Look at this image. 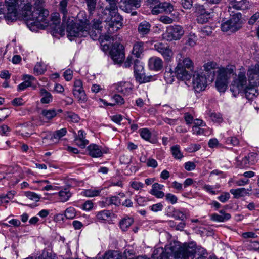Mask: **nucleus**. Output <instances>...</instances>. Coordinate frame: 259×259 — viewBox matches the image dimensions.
Returning a JSON list of instances; mask_svg holds the SVG:
<instances>
[{
  "instance_id": "1",
  "label": "nucleus",
  "mask_w": 259,
  "mask_h": 259,
  "mask_svg": "<svg viewBox=\"0 0 259 259\" xmlns=\"http://www.w3.org/2000/svg\"><path fill=\"white\" fill-rule=\"evenodd\" d=\"M8 13L4 16L8 21L16 20L18 17V10L21 9L20 13L26 21L28 27L32 31H37L38 29H44L50 26L56 33L61 34L64 31L60 25V16L54 13L50 18L49 12L44 8V0H6Z\"/></svg>"
},
{
  "instance_id": "2",
  "label": "nucleus",
  "mask_w": 259,
  "mask_h": 259,
  "mask_svg": "<svg viewBox=\"0 0 259 259\" xmlns=\"http://www.w3.org/2000/svg\"><path fill=\"white\" fill-rule=\"evenodd\" d=\"M109 3V6L106 7L104 10L103 13L106 14L109 12V16L105 19L106 25L105 29L107 30L108 34L101 36L100 39L101 43L104 41H110L112 39L111 34L116 32L123 26V18L118 13V8L117 3L118 0H106Z\"/></svg>"
},
{
  "instance_id": "3",
  "label": "nucleus",
  "mask_w": 259,
  "mask_h": 259,
  "mask_svg": "<svg viewBox=\"0 0 259 259\" xmlns=\"http://www.w3.org/2000/svg\"><path fill=\"white\" fill-rule=\"evenodd\" d=\"M78 20L75 23L73 17H68L67 21L62 24L66 25L68 38L72 40L75 37H87L89 35L94 40L96 39V34L93 31H89V20L85 14L80 13L77 15Z\"/></svg>"
},
{
  "instance_id": "4",
  "label": "nucleus",
  "mask_w": 259,
  "mask_h": 259,
  "mask_svg": "<svg viewBox=\"0 0 259 259\" xmlns=\"http://www.w3.org/2000/svg\"><path fill=\"white\" fill-rule=\"evenodd\" d=\"M167 253L173 254L175 259H194L195 254L198 253L199 256L197 259H206L207 254L206 250L200 246H197L194 242L185 244L180 247L178 243L170 244L167 249Z\"/></svg>"
},
{
  "instance_id": "5",
  "label": "nucleus",
  "mask_w": 259,
  "mask_h": 259,
  "mask_svg": "<svg viewBox=\"0 0 259 259\" xmlns=\"http://www.w3.org/2000/svg\"><path fill=\"white\" fill-rule=\"evenodd\" d=\"M252 84H248L245 73L240 72L232 81L230 91L236 97L240 93H244L247 98H252L255 95V90Z\"/></svg>"
},
{
  "instance_id": "6",
  "label": "nucleus",
  "mask_w": 259,
  "mask_h": 259,
  "mask_svg": "<svg viewBox=\"0 0 259 259\" xmlns=\"http://www.w3.org/2000/svg\"><path fill=\"white\" fill-rule=\"evenodd\" d=\"M180 58L177 60V65L176 67V72L177 78L183 81H190L191 78V74L186 69L192 70L194 68V63L189 57H186L183 59L182 54H179Z\"/></svg>"
},
{
  "instance_id": "7",
  "label": "nucleus",
  "mask_w": 259,
  "mask_h": 259,
  "mask_svg": "<svg viewBox=\"0 0 259 259\" xmlns=\"http://www.w3.org/2000/svg\"><path fill=\"white\" fill-rule=\"evenodd\" d=\"M234 73V70L232 67H222L218 71V76L215 82V86L220 92H224L227 87L228 79Z\"/></svg>"
},
{
  "instance_id": "8",
  "label": "nucleus",
  "mask_w": 259,
  "mask_h": 259,
  "mask_svg": "<svg viewBox=\"0 0 259 259\" xmlns=\"http://www.w3.org/2000/svg\"><path fill=\"white\" fill-rule=\"evenodd\" d=\"M192 84L194 91L198 93L206 89L207 86V79L203 71L195 70L193 72Z\"/></svg>"
},
{
  "instance_id": "9",
  "label": "nucleus",
  "mask_w": 259,
  "mask_h": 259,
  "mask_svg": "<svg viewBox=\"0 0 259 259\" xmlns=\"http://www.w3.org/2000/svg\"><path fill=\"white\" fill-rule=\"evenodd\" d=\"M183 28L178 25H170L167 27L164 38L168 41L179 40L184 34Z\"/></svg>"
},
{
  "instance_id": "10",
  "label": "nucleus",
  "mask_w": 259,
  "mask_h": 259,
  "mask_svg": "<svg viewBox=\"0 0 259 259\" xmlns=\"http://www.w3.org/2000/svg\"><path fill=\"white\" fill-rule=\"evenodd\" d=\"M134 74L136 80L140 83L149 82L153 78L145 75L143 63L137 59L134 61Z\"/></svg>"
},
{
  "instance_id": "11",
  "label": "nucleus",
  "mask_w": 259,
  "mask_h": 259,
  "mask_svg": "<svg viewBox=\"0 0 259 259\" xmlns=\"http://www.w3.org/2000/svg\"><path fill=\"white\" fill-rule=\"evenodd\" d=\"M110 55L114 63H122L125 58L123 45L118 42L114 44L110 51Z\"/></svg>"
},
{
  "instance_id": "12",
  "label": "nucleus",
  "mask_w": 259,
  "mask_h": 259,
  "mask_svg": "<svg viewBox=\"0 0 259 259\" xmlns=\"http://www.w3.org/2000/svg\"><path fill=\"white\" fill-rule=\"evenodd\" d=\"M72 94L74 97L80 102L87 100V96L83 88L82 81L79 79H75L73 82Z\"/></svg>"
},
{
  "instance_id": "13",
  "label": "nucleus",
  "mask_w": 259,
  "mask_h": 259,
  "mask_svg": "<svg viewBox=\"0 0 259 259\" xmlns=\"http://www.w3.org/2000/svg\"><path fill=\"white\" fill-rule=\"evenodd\" d=\"M154 48L159 52L166 62L170 61L173 57V52L169 46L163 43L157 42L154 44Z\"/></svg>"
},
{
  "instance_id": "14",
  "label": "nucleus",
  "mask_w": 259,
  "mask_h": 259,
  "mask_svg": "<svg viewBox=\"0 0 259 259\" xmlns=\"http://www.w3.org/2000/svg\"><path fill=\"white\" fill-rule=\"evenodd\" d=\"M195 12L197 15V21L200 24L206 23L211 17L210 13L207 11L203 5H197Z\"/></svg>"
},
{
  "instance_id": "15",
  "label": "nucleus",
  "mask_w": 259,
  "mask_h": 259,
  "mask_svg": "<svg viewBox=\"0 0 259 259\" xmlns=\"http://www.w3.org/2000/svg\"><path fill=\"white\" fill-rule=\"evenodd\" d=\"M139 0H121L120 2V8L127 13H130L133 10L140 7Z\"/></svg>"
},
{
  "instance_id": "16",
  "label": "nucleus",
  "mask_w": 259,
  "mask_h": 259,
  "mask_svg": "<svg viewBox=\"0 0 259 259\" xmlns=\"http://www.w3.org/2000/svg\"><path fill=\"white\" fill-rule=\"evenodd\" d=\"M174 10L173 6L168 2L158 3L154 6L152 9V13L153 15H157L164 12L170 13Z\"/></svg>"
},
{
  "instance_id": "17",
  "label": "nucleus",
  "mask_w": 259,
  "mask_h": 259,
  "mask_svg": "<svg viewBox=\"0 0 259 259\" xmlns=\"http://www.w3.org/2000/svg\"><path fill=\"white\" fill-rule=\"evenodd\" d=\"M250 84L259 86V64H257L250 67L247 72Z\"/></svg>"
},
{
  "instance_id": "18",
  "label": "nucleus",
  "mask_w": 259,
  "mask_h": 259,
  "mask_svg": "<svg viewBox=\"0 0 259 259\" xmlns=\"http://www.w3.org/2000/svg\"><path fill=\"white\" fill-rule=\"evenodd\" d=\"M22 79L24 80L23 82L18 86L17 90L18 91H24L29 87H31L34 89L36 88V86L33 85V82L36 80V79L33 76L25 74L23 76Z\"/></svg>"
},
{
  "instance_id": "19",
  "label": "nucleus",
  "mask_w": 259,
  "mask_h": 259,
  "mask_svg": "<svg viewBox=\"0 0 259 259\" xmlns=\"http://www.w3.org/2000/svg\"><path fill=\"white\" fill-rule=\"evenodd\" d=\"M148 67L151 70L159 71L163 68V62L160 58L153 56L149 59Z\"/></svg>"
},
{
  "instance_id": "20",
  "label": "nucleus",
  "mask_w": 259,
  "mask_h": 259,
  "mask_svg": "<svg viewBox=\"0 0 259 259\" xmlns=\"http://www.w3.org/2000/svg\"><path fill=\"white\" fill-rule=\"evenodd\" d=\"M89 154L92 157L98 158L107 152L106 149L95 144H91L88 147Z\"/></svg>"
},
{
  "instance_id": "21",
  "label": "nucleus",
  "mask_w": 259,
  "mask_h": 259,
  "mask_svg": "<svg viewBox=\"0 0 259 259\" xmlns=\"http://www.w3.org/2000/svg\"><path fill=\"white\" fill-rule=\"evenodd\" d=\"M133 88V85L130 82H120L115 85L116 91L124 95L131 94Z\"/></svg>"
},
{
  "instance_id": "22",
  "label": "nucleus",
  "mask_w": 259,
  "mask_h": 259,
  "mask_svg": "<svg viewBox=\"0 0 259 259\" xmlns=\"http://www.w3.org/2000/svg\"><path fill=\"white\" fill-rule=\"evenodd\" d=\"M84 131L80 130L78 132L77 135L75 137L74 141L76 144L81 148H84L89 144V141L85 139Z\"/></svg>"
},
{
  "instance_id": "23",
  "label": "nucleus",
  "mask_w": 259,
  "mask_h": 259,
  "mask_svg": "<svg viewBox=\"0 0 259 259\" xmlns=\"http://www.w3.org/2000/svg\"><path fill=\"white\" fill-rule=\"evenodd\" d=\"M164 187V185L158 183H154L149 193L154 196L157 198H162L164 196V193L161 191Z\"/></svg>"
},
{
  "instance_id": "24",
  "label": "nucleus",
  "mask_w": 259,
  "mask_h": 259,
  "mask_svg": "<svg viewBox=\"0 0 259 259\" xmlns=\"http://www.w3.org/2000/svg\"><path fill=\"white\" fill-rule=\"evenodd\" d=\"M151 24L149 22L144 21L139 23L138 32L141 37H146L150 32Z\"/></svg>"
},
{
  "instance_id": "25",
  "label": "nucleus",
  "mask_w": 259,
  "mask_h": 259,
  "mask_svg": "<svg viewBox=\"0 0 259 259\" xmlns=\"http://www.w3.org/2000/svg\"><path fill=\"white\" fill-rule=\"evenodd\" d=\"M232 24L234 30L237 31L241 27L242 23V15L240 13L233 14L229 20Z\"/></svg>"
},
{
  "instance_id": "26",
  "label": "nucleus",
  "mask_w": 259,
  "mask_h": 259,
  "mask_svg": "<svg viewBox=\"0 0 259 259\" xmlns=\"http://www.w3.org/2000/svg\"><path fill=\"white\" fill-rule=\"evenodd\" d=\"M68 0H61L58 5V9L60 12L63 15L62 22L63 23L67 21L68 13Z\"/></svg>"
},
{
  "instance_id": "27",
  "label": "nucleus",
  "mask_w": 259,
  "mask_h": 259,
  "mask_svg": "<svg viewBox=\"0 0 259 259\" xmlns=\"http://www.w3.org/2000/svg\"><path fill=\"white\" fill-rule=\"evenodd\" d=\"M89 28L88 30L90 31H93V32H95L96 34V39H97V35L98 34H100L102 31V21L99 19H94L92 21V25H90V23L89 22Z\"/></svg>"
},
{
  "instance_id": "28",
  "label": "nucleus",
  "mask_w": 259,
  "mask_h": 259,
  "mask_svg": "<svg viewBox=\"0 0 259 259\" xmlns=\"http://www.w3.org/2000/svg\"><path fill=\"white\" fill-rule=\"evenodd\" d=\"M59 201L62 203L68 201L72 196V193L68 188L62 189L57 193Z\"/></svg>"
},
{
  "instance_id": "29",
  "label": "nucleus",
  "mask_w": 259,
  "mask_h": 259,
  "mask_svg": "<svg viewBox=\"0 0 259 259\" xmlns=\"http://www.w3.org/2000/svg\"><path fill=\"white\" fill-rule=\"evenodd\" d=\"M62 112L61 109L57 110L55 109H44L41 111V115L46 120H50L56 117L58 113H61Z\"/></svg>"
},
{
  "instance_id": "30",
  "label": "nucleus",
  "mask_w": 259,
  "mask_h": 259,
  "mask_svg": "<svg viewBox=\"0 0 259 259\" xmlns=\"http://www.w3.org/2000/svg\"><path fill=\"white\" fill-rule=\"evenodd\" d=\"M144 42L137 41L134 43L132 50L133 54L137 58H139L144 50Z\"/></svg>"
},
{
  "instance_id": "31",
  "label": "nucleus",
  "mask_w": 259,
  "mask_h": 259,
  "mask_svg": "<svg viewBox=\"0 0 259 259\" xmlns=\"http://www.w3.org/2000/svg\"><path fill=\"white\" fill-rule=\"evenodd\" d=\"M102 189L92 188L91 189L83 190L81 192V195L87 197H94L100 195Z\"/></svg>"
},
{
  "instance_id": "32",
  "label": "nucleus",
  "mask_w": 259,
  "mask_h": 259,
  "mask_svg": "<svg viewBox=\"0 0 259 259\" xmlns=\"http://www.w3.org/2000/svg\"><path fill=\"white\" fill-rule=\"evenodd\" d=\"M248 189H246L244 188H240L237 189H232L230 190V192L233 195L235 198H239L248 194Z\"/></svg>"
},
{
  "instance_id": "33",
  "label": "nucleus",
  "mask_w": 259,
  "mask_h": 259,
  "mask_svg": "<svg viewBox=\"0 0 259 259\" xmlns=\"http://www.w3.org/2000/svg\"><path fill=\"white\" fill-rule=\"evenodd\" d=\"M177 77V74L176 72V68L173 71L171 68L166 70L164 74V78L167 83L171 84L175 80V77Z\"/></svg>"
},
{
  "instance_id": "34",
  "label": "nucleus",
  "mask_w": 259,
  "mask_h": 259,
  "mask_svg": "<svg viewBox=\"0 0 259 259\" xmlns=\"http://www.w3.org/2000/svg\"><path fill=\"white\" fill-rule=\"evenodd\" d=\"M221 214L217 213L213 214L211 215V219L215 222H223L229 220L231 218L229 213H225L222 211H220Z\"/></svg>"
},
{
  "instance_id": "35",
  "label": "nucleus",
  "mask_w": 259,
  "mask_h": 259,
  "mask_svg": "<svg viewBox=\"0 0 259 259\" xmlns=\"http://www.w3.org/2000/svg\"><path fill=\"white\" fill-rule=\"evenodd\" d=\"M40 94L42 98L40 102L43 104H48L52 101L53 97L50 93L48 92L45 89H41L40 91Z\"/></svg>"
},
{
  "instance_id": "36",
  "label": "nucleus",
  "mask_w": 259,
  "mask_h": 259,
  "mask_svg": "<svg viewBox=\"0 0 259 259\" xmlns=\"http://www.w3.org/2000/svg\"><path fill=\"white\" fill-rule=\"evenodd\" d=\"M249 7V2L246 0L236 1V3H233L232 4V8L237 10H244L248 9Z\"/></svg>"
},
{
  "instance_id": "37",
  "label": "nucleus",
  "mask_w": 259,
  "mask_h": 259,
  "mask_svg": "<svg viewBox=\"0 0 259 259\" xmlns=\"http://www.w3.org/2000/svg\"><path fill=\"white\" fill-rule=\"evenodd\" d=\"M172 155L175 159L181 160L183 157V153L181 152L180 146L175 145L170 147Z\"/></svg>"
},
{
  "instance_id": "38",
  "label": "nucleus",
  "mask_w": 259,
  "mask_h": 259,
  "mask_svg": "<svg viewBox=\"0 0 259 259\" xmlns=\"http://www.w3.org/2000/svg\"><path fill=\"white\" fill-rule=\"evenodd\" d=\"M133 222L134 220L133 218L125 217L122 219L119 223L120 228L122 231H126Z\"/></svg>"
},
{
  "instance_id": "39",
  "label": "nucleus",
  "mask_w": 259,
  "mask_h": 259,
  "mask_svg": "<svg viewBox=\"0 0 259 259\" xmlns=\"http://www.w3.org/2000/svg\"><path fill=\"white\" fill-rule=\"evenodd\" d=\"M102 202L105 204L104 205V207L106 206V205H115L116 206H119L121 203L120 199L118 197L116 196H112L109 197H107L105 199V201H103Z\"/></svg>"
},
{
  "instance_id": "40",
  "label": "nucleus",
  "mask_w": 259,
  "mask_h": 259,
  "mask_svg": "<svg viewBox=\"0 0 259 259\" xmlns=\"http://www.w3.org/2000/svg\"><path fill=\"white\" fill-rule=\"evenodd\" d=\"M111 213L109 210H103L97 212L96 217L100 221H107L111 217Z\"/></svg>"
},
{
  "instance_id": "41",
  "label": "nucleus",
  "mask_w": 259,
  "mask_h": 259,
  "mask_svg": "<svg viewBox=\"0 0 259 259\" xmlns=\"http://www.w3.org/2000/svg\"><path fill=\"white\" fill-rule=\"evenodd\" d=\"M103 259H122V257L117 251H109L105 254Z\"/></svg>"
},
{
  "instance_id": "42",
  "label": "nucleus",
  "mask_w": 259,
  "mask_h": 259,
  "mask_svg": "<svg viewBox=\"0 0 259 259\" xmlns=\"http://www.w3.org/2000/svg\"><path fill=\"white\" fill-rule=\"evenodd\" d=\"M65 117L68 121L74 123L78 122L80 120V118L77 114L70 112H67L66 113Z\"/></svg>"
},
{
  "instance_id": "43",
  "label": "nucleus",
  "mask_w": 259,
  "mask_h": 259,
  "mask_svg": "<svg viewBox=\"0 0 259 259\" xmlns=\"http://www.w3.org/2000/svg\"><path fill=\"white\" fill-rule=\"evenodd\" d=\"M232 24L229 20H227L225 22H222L221 24V30L224 32H227L228 31H230L231 32L236 31V30H234V28H232Z\"/></svg>"
},
{
  "instance_id": "44",
  "label": "nucleus",
  "mask_w": 259,
  "mask_h": 259,
  "mask_svg": "<svg viewBox=\"0 0 259 259\" xmlns=\"http://www.w3.org/2000/svg\"><path fill=\"white\" fill-rule=\"evenodd\" d=\"M24 195L29 199L35 202H38L41 198L40 195L35 192L31 191L25 192Z\"/></svg>"
},
{
  "instance_id": "45",
  "label": "nucleus",
  "mask_w": 259,
  "mask_h": 259,
  "mask_svg": "<svg viewBox=\"0 0 259 259\" xmlns=\"http://www.w3.org/2000/svg\"><path fill=\"white\" fill-rule=\"evenodd\" d=\"M75 215V209L72 207L67 208L64 211V216L67 219H73Z\"/></svg>"
},
{
  "instance_id": "46",
  "label": "nucleus",
  "mask_w": 259,
  "mask_h": 259,
  "mask_svg": "<svg viewBox=\"0 0 259 259\" xmlns=\"http://www.w3.org/2000/svg\"><path fill=\"white\" fill-rule=\"evenodd\" d=\"M135 200L139 205L144 206L147 204L149 199L145 197L136 195L135 196Z\"/></svg>"
},
{
  "instance_id": "47",
  "label": "nucleus",
  "mask_w": 259,
  "mask_h": 259,
  "mask_svg": "<svg viewBox=\"0 0 259 259\" xmlns=\"http://www.w3.org/2000/svg\"><path fill=\"white\" fill-rule=\"evenodd\" d=\"M45 70L44 65L40 63H37L34 68V73L37 75H39L43 74Z\"/></svg>"
},
{
  "instance_id": "48",
  "label": "nucleus",
  "mask_w": 259,
  "mask_h": 259,
  "mask_svg": "<svg viewBox=\"0 0 259 259\" xmlns=\"http://www.w3.org/2000/svg\"><path fill=\"white\" fill-rule=\"evenodd\" d=\"M85 1L87 3L89 13L90 14L93 13L96 9L97 0H85Z\"/></svg>"
},
{
  "instance_id": "49",
  "label": "nucleus",
  "mask_w": 259,
  "mask_h": 259,
  "mask_svg": "<svg viewBox=\"0 0 259 259\" xmlns=\"http://www.w3.org/2000/svg\"><path fill=\"white\" fill-rule=\"evenodd\" d=\"M67 130L66 128H63L59 130H57L53 134V138L56 139H59L66 135Z\"/></svg>"
},
{
  "instance_id": "50",
  "label": "nucleus",
  "mask_w": 259,
  "mask_h": 259,
  "mask_svg": "<svg viewBox=\"0 0 259 259\" xmlns=\"http://www.w3.org/2000/svg\"><path fill=\"white\" fill-rule=\"evenodd\" d=\"M216 65H217V64L215 63H214L213 62H209L205 63L203 67H204V70L206 72H207L208 73L213 72V73L214 74L213 70L215 68Z\"/></svg>"
},
{
  "instance_id": "51",
  "label": "nucleus",
  "mask_w": 259,
  "mask_h": 259,
  "mask_svg": "<svg viewBox=\"0 0 259 259\" xmlns=\"http://www.w3.org/2000/svg\"><path fill=\"white\" fill-rule=\"evenodd\" d=\"M197 40V36L194 33H190L187 40V44L191 47H194Z\"/></svg>"
},
{
  "instance_id": "52",
  "label": "nucleus",
  "mask_w": 259,
  "mask_h": 259,
  "mask_svg": "<svg viewBox=\"0 0 259 259\" xmlns=\"http://www.w3.org/2000/svg\"><path fill=\"white\" fill-rule=\"evenodd\" d=\"M164 196L165 200L171 204H175L178 201L177 197L171 193H167Z\"/></svg>"
},
{
  "instance_id": "53",
  "label": "nucleus",
  "mask_w": 259,
  "mask_h": 259,
  "mask_svg": "<svg viewBox=\"0 0 259 259\" xmlns=\"http://www.w3.org/2000/svg\"><path fill=\"white\" fill-rule=\"evenodd\" d=\"M140 134L141 137L145 140H149L151 136V132L146 128L141 129Z\"/></svg>"
},
{
  "instance_id": "54",
  "label": "nucleus",
  "mask_w": 259,
  "mask_h": 259,
  "mask_svg": "<svg viewBox=\"0 0 259 259\" xmlns=\"http://www.w3.org/2000/svg\"><path fill=\"white\" fill-rule=\"evenodd\" d=\"M218 188L219 187H218L217 185L211 186L210 185H204L203 187V190L213 195L216 194L217 193V192L215 190V189Z\"/></svg>"
},
{
  "instance_id": "55",
  "label": "nucleus",
  "mask_w": 259,
  "mask_h": 259,
  "mask_svg": "<svg viewBox=\"0 0 259 259\" xmlns=\"http://www.w3.org/2000/svg\"><path fill=\"white\" fill-rule=\"evenodd\" d=\"M94 207V203L92 200L86 201L81 206V209L86 211H91Z\"/></svg>"
},
{
  "instance_id": "56",
  "label": "nucleus",
  "mask_w": 259,
  "mask_h": 259,
  "mask_svg": "<svg viewBox=\"0 0 259 259\" xmlns=\"http://www.w3.org/2000/svg\"><path fill=\"white\" fill-rule=\"evenodd\" d=\"M211 119L214 122L221 123L223 121V118L219 113H212L210 115Z\"/></svg>"
},
{
  "instance_id": "57",
  "label": "nucleus",
  "mask_w": 259,
  "mask_h": 259,
  "mask_svg": "<svg viewBox=\"0 0 259 259\" xmlns=\"http://www.w3.org/2000/svg\"><path fill=\"white\" fill-rule=\"evenodd\" d=\"M226 143L228 145H231L235 146H237L239 143V140L235 137H230L227 138Z\"/></svg>"
},
{
  "instance_id": "58",
  "label": "nucleus",
  "mask_w": 259,
  "mask_h": 259,
  "mask_svg": "<svg viewBox=\"0 0 259 259\" xmlns=\"http://www.w3.org/2000/svg\"><path fill=\"white\" fill-rule=\"evenodd\" d=\"M173 217L176 220L181 221H184L186 219L185 214L179 210H176L174 212Z\"/></svg>"
},
{
  "instance_id": "59",
  "label": "nucleus",
  "mask_w": 259,
  "mask_h": 259,
  "mask_svg": "<svg viewBox=\"0 0 259 259\" xmlns=\"http://www.w3.org/2000/svg\"><path fill=\"white\" fill-rule=\"evenodd\" d=\"M163 205L161 203L154 204L149 207L150 209L154 212L161 211L163 209Z\"/></svg>"
},
{
  "instance_id": "60",
  "label": "nucleus",
  "mask_w": 259,
  "mask_h": 259,
  "mask_svg": "<svg viewBox=\"0 0 259 259\" xmlns=\"http://www.w3.org/2000/svg\"><path fill=\"white\" fill-rule=\"evenodd\" d=\"M130 186L133 189L138 191L143 188L144 184L140 182L133 181L130 183Z\"/></svg>"
},
{
  "instance_id": "61",
  "label": "nucleus",
  "mask_w": 259,
  "mask_h": 259,
  "mask_svg": "<svg viewBox=\"0 0 259 259\" xmlns=\"http://www.w3.org/2000/svg\"><path fill=\"white\" fill-rule=\"evenodd\" d=\"M63 76L66 81H70L72 79L73 71L69 69H67L64 72Z\"/></svg>"
},
{
  "instance_id": "62",
  "label": "nucleus",
  "mask_w": 259,
  "mask_h": 259,
  "mask_svg": "<svg viewBox=\"0 0 259 259\" xmlns=\"http://www.w3.org/2000/svg\"><path fill=\"white\" fill-rule=\"evenodd\" d=\"M205 130L201 128L200 126H193L192 127V133L193 134L200 135L205 134Z\"/></svg>"
},
{
  "instance_id": "63",
  "label": "nucleus",
  "mask_w": 259,
  "mask_h": 259,
  "mask_svg": "<svg viewBox=\"0 0 259 259\" xmlns=\"http://www.w3.org/2000/svg\"><path fill=\"white\" fill-rule=\"evenodd\" d=\"M230 197V196L228 192H224L222 195L218 197V199L221 202L224 203L227 201Z\"/></svg>"
},
{
  "instance_id": "64",
  "label": "nucleus",
  "mask_w": 259,
  "mask_h": 259,
  "mask_svg": "<svg viewBox=\"0 0 259 259\" xmlns=\"http://www.w3.org/2000/svg\"><path fill=\"white\" fill-rule=\"evenodd\" d=\"M184 167L188 171H192L195 169L196 164L193 162L188 161L185 163Z\"/></svg>"
}]
</instances>
